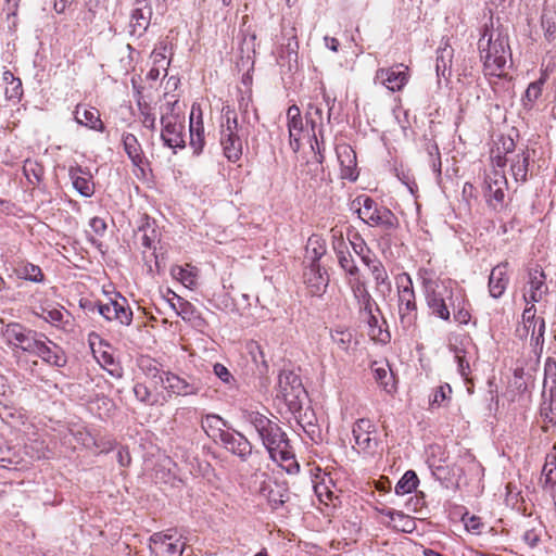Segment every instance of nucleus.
<instances>
[{
  "instance_id": "1",
  "label": "nucleus",
  "mask_w": 556,
  "mask_h": 556,
  "mask_svg": "<svg viewBox=\"0 0 556 556\" xmlns=\"http://www.w3.org/2000/svg\"><path fill=\"white\" fill-rule=\"evenodd\" d=\"M478 49L483 62L484 75L504 76L507 60L511 58L507 35L493 26L485 25L478 41Z\"/></svg>"
},
{
  "instance_id": "2",
  "label": "nucleus",
  "mask_w": 556,
  "mask_h": 556,
  "mask_svg": "<svg viewBox=\"0 0 556 556\" xmlns=\"http://www.w3.org/2000/svg\"><path fill=\"white\" fill-rule=\"evenodd\" d=\"M352 210L370 227H379L386 232H391L399 227L395 214L368 195L356 197L352 202Z\"/></svg>"
},
{
  "instance_id": "3",
  "label": "nucleus",
  "mask_w": 556,
  "mask_h": 556,
  "mask_svg": "<svg viewBox=\"0 0 556 556\" xmlns=\"http://www.w3.org/2000/svg\"><path fill=\"white\" fill-rule=\"evenodd\" d=\"M422 288L430 314L442 320L450 321V306H452L451 303H454L453 290L446 283L430 278L422 279Z\"/></svg>"
},
{
  "instance_id": "4",
  "label": "nucleus",
  "mask_w": 556,
  "mask_h": 556,
  "mask_svg": "<svg viewBox=\"0 0 556 556\" xmlns=\"http://www.w3.org/2000/svg\"><path fill=\"white\" fill-rule=\"evenodd\" d=\"M220 146L225 157L232 163L242 156L243 142L238 135V118L233 108L225 105L222 109Z\"/></svg>"
},
{
  "instance_id": "5",
  "label": "nucleus",
  "mask_w": 556,
  "mask_h": 556,
  "mask_svg": "<svg viewBox=\"0 0 556 556\" xmlns=\"http://www.w3.org/2000/svg\"><path fill=\"white\" fill-rule=\"evenodd\" d=\"M399 289V317L403 330L409 331L416 326L418 309L413 281L408 274L404 273L396 278Z\"/></svg>"
},
{
  "instance_id": "6",
  "label": "nucleus",
  "mask_w": 556,
  "mask_h": 556,
  "mask_svg": "<svg viewBox=\"0 0 556 556\" xmlns=\"http://www.w3.org/2000/svg\"><path fill=\"white\" fill-rule=\"evenodd\" d=\"M278 399H282L289 410L296 413L301 410L306 391L300 376L290 370H283L278 377Z\"/></svg>"
},
{
  "instance_id": "7",
  "label": "nucleus",
  "mask_w": 556,
  "mask_h": 556,
  "mask_svg": "<svg viewBox=\"0 0 556 556\" xmlns=\"http://www.w3.org/2000/svg\"><path fill=\"white\" fill-rule=\"evenodd\" d=\"M148 375L159 378L162 386L172 394L178 396L195 395L201 390V383L195 378H182L172 372H161L155 366L148 368Z\"/></svg>"
},
{
  "instance_id": "8",
  "label": "nucleus",
  "mask_w": 556,
  "mask_h": 556,
  "mask_svg": "<svg viewBox=\"0 0 556 556\" xmlns=\"http://www.w3.org/2000/svg\"><path fill=\"white\" fill-rule=\"evenodd\" d=\"M263 445L268 451L270 458L275 462H287L294 457L290 441L281 428L273 422L264 434L258 435Z\"/></svg>"
},
{
  "instance_id": "9",
  "label": "nucleus",
  "mask_w": 556,
  "mask_h": 556,
  "mask_svg": "<svg viewBox=\"0 0 556 556\" xmlns=\"http://www.w3.org/2000/svg\"><path fill=\"white\" fill-rule=\"evenodd\" d=\"M43 333L28 329L18 323H11L2 331V337L13 351L21 350L31 355Z\"/></svg>"
},
{
  "instance_id": "10",
  "label": "nucleus",
  "mask_w": 556,
  "mask_h": 556,
  "mask_svg": "<svg viewBox=\"0 0 556 556\" xmlns=\"http://www.w3.org/2000/svg\"><path fill=\"white\" fill-rule=\"evenodd\" d=\"M173 539L174 535L169 533H153L149 539L152 556H181L185 551V542H180V539Z\"/></svg>"
},
{
  "instance_id": "11",
  "label": "nucleus",
  "mask_w": 556,
  "mask_h": 556,
  "mask_svg": "<svg viewBox=\"0 0 556 556\" xmlns=\"http://www.w3.org/2000/svg\"><path fill=\"white\" fill-rule=\"evenodd\" d=\"M31 355L39 357L49 366L64 367L67 363L64 350L46 334H42Z\"/></svg>"
},
{
  "instance_id": "12",
  "label": "nucleus",
  "mask_w": 556,
  "mask_h": 556,
  "mask_svg": "<svg viewBox=\"0 0 556 556\" xmlns=\"http://www.w3.org/2000/svg\"><path fill=\"white\" fill-rule=\"evenodd\" d=\"M161 124L163 126L161 138L164 144L170 149H184L186 147L184 129L185 126L178 122L176 115L162 116Z\"/></svg>"
},
{
  "instance_id": "13",
  "label": "nucleus",
  "mask_w": 556,
  "mask_h": 556,
  "mask_svg": "<svg viewBox=\"0 0 556 556\" xmlns=\"http://www.w3.org/2000/svg\"><path fill=\"white\" fill-rule=\"evenodd\" d=\"M408 67L402 63L388 68H378L375 79L379 80L391 91H400L408 81Z\"/></svg>"
},
{
  "instance_id": "14",
  "label": "nucleus",
  "mask_w": 556,
  "mask_h": 556,
  "mask_svg": "<svg viewBox=\"0 0 556 556\" xmlns=\"http://www.w3.org/2000/svg\"><path fill=\"white\" fill-rule=\"evenodd\" d=\"M152 14V7L148 0H136L130 14L129 34L137 37L142 36L150 26Z\"/></svg>"
},
{
  "instance_id": "15",
  "label": "nucleus",
  "mask_w": 556,
  "mask_h": 556,
  "mask_svg": "<svg viewBox=\"0 0 556 556\" xmlns=\"http://www.w3.org/2000/svg\"><path fill=\"white\" fill-rule=\"evenodd\" d=\"M348 285L358 305L359 314L365 315L375 311L380 313L379 306L369 293L366 282L361 277L348 278Z\"/></svg>"
},
{
  "instance_id": "16",
  "label": "nucleus",
  "mask_w": 556,
  "mask_h": 556,
  "mask_svg": "<svg viewBox=\"0 0 556 556\" xmlns=\"http://www.w3.org/2000/svg\"><path fill=\"white\" fill-rule=\"evenodd\" d=\"M505 177L496 170L491 175H488L484 179V197L486 198L488 203L494 210L503 207L505 199Z\"/></svg>"
},
{
  "instance_id": "17",
  "label": "nucleus",
  "mask_w": 556,
  "mask_h": 556,
  "mask_svg": "<svg viewBox=\"0 0 556 556\" xmlns=\"http://www.w3.org/2000/svg\"><path fill=\"white\" fill-rule=\"evenodd\" d=\"M219 441L227 451L237 455L242 462H245L252 453L251 442L238 431L220 433Z\"/></svg>"
},
{
  "instance_id": "18",
  "label": "nucleus",
  "mask_w": 556,
  "mask_h": 556,
  "mask_svg": "<svg viewBox=\"0 0 556 556\" xmlns=\"http://www.w3.org/2000/svg\"><path fill=\"white\" fill-rule=\"evenodd\" d=\"M304 282L313 296H320L327 289L329 277L319 263L311 264L303 274Z\"/></svg>"
},
{
  "instance_id": "19",
  "label": "nucleus",
  "mask_w": 556,
  "mask_h": 556,
  "mask_svg": "<svg viewBox=\"0 0 556 556\" xmlns=\"http://www.w3.org/2000/svg\"><path fill=\"white\" fill-rule=\"evenodd\" d=\"M374 425L369 419H358L353 426L355 444L364 452H372L377 447V441L370 437Z\"/></svg>"
},
{
  "instance_id": "20",
  "label": "nucleus",
  "mask_w": 556,
  "mask_h": 556,
  "mask_svg": "<svg viewBox=\"0 0 556 556\" xmlns=\"http://www.w3.org/2000/svg\"><path fill=\"white\" fill-rule=\"evenodd\" d=\"M261 493L266 496L270 507L278 509L289 500V489L286 482L273 481L264 483Z\"/></svg>"
},
{
  "instance_id": "21",
  "label": "nucleus",
  "mask_w": 556,
  "mask_h": 556,
  "mask_svg": "<svg viewBox=\"0 0 556 556\" xmlns=\"http://www.w3.org/2000/svg\"><path fill=\"white\" fill-rule=\"evenodd\" d=\"M507 263H502L493 267L489 277V292L494 299L501 298L508 285Z\"/></svg>"
},
{
  "instance_id": "22",
  "label": "nucleus",
  "mask_w": 556,
  "mask_h": 556,
  "mask_svg": "<svg viewBox=\"0 0 556 556\" xmlns=\"http://www.w3.org/2000/svg\"><path fill=\"white\" fill-rule=\"evenodd\" d=\"M337 156L341 165L342 178L355 180L356 173V155L353 149L348 144L337 147Z\"/></svg>"
},
{
  "instance_id": "23",
  "label": "nucleus",
  "mask_w": 556,
  "mask_h": 556,
  "mask_svg": "<svg viewBox=\"0 0 556 556\" xmlns=\"http://www.w3.org/2000/svg\"><path fill=\"white\" fill-rule=\"evenodd\" d=\"M75 121L96 131H103L104 124L100 118V112L96 108H86L78 104L74 111Z\"/></svg>"
},
{
  "instance_id": "24",
  "label": "nucleus",
  "mask_w": 556,
  "mask_h": 556,
  "mask_svg": "<svg viewBox=\"0 0 556 556\" xmlns=\"http://www.w3.org/2000/svg\"><path fill=\"white\" fill-rule=\"evenodd\" d=\"M194 111L195 109L192 106L189 125L190 147L193 149L194 155H200L205 144L204 127L201 115L199 116V119L194 122Z\"/></svg>"
},
{
  "instance_id": "25",
  "label": "nucleus",
  "mask_w": 556,
  "mask_h": 556,
  "mask_svg": "<svg viewBox=\"0 0 556 556\" xmlns=\"http://www.w3.org/2000/svg\"><path fill=\"white\" fill-rule=\"evenodd\" d=\"M364 316L368 325L369 337L378 343L388 344L391 341V333L387 328H383V325H387V321L383 319L382 324H379L374 312L365 314Z\"/></svg>"
},
{
  "instance_id": "26",
  "label": "nucleus",
  "mask_w": 556,
  "mask_h": 556,
  "mask_svg": "<svg viewBox=\"0 0 556 556\" xmlns=\"http://www.w3.org/2000/svg\"><path fill=\"white\" fill-rule=\"evenodd\" d=\"M83 168L80 166H72L68 175L72 179L73 187L83 197L90 198L94 193V185L90 178L80 176Z\"/></svg>"
},
{
  "instance_id": "27",
  "label": "nucleus",
  "mask_w": 556,
  "mask_h": 556,
  "mask_svg": "<svg viewBox=\"0 0 556 556\" xmlns=\"http://www.w3.org/2000/svg\"><path fill=\"white\" fill-rule=\"evenodd\" d=\"M530 290L525 294V299L530 302H539L544 293L545 275L543 270L534 269L529 273Z\"/></svg>"
},
{
  "instance_id": "28",
  "label": "nucleus",
  "mask_w": 556,
  "mask_h": 556,
  "mask_svg": "<svg viewBox=\"0 0 556 556\" xmlns=\"http://www.w3.org/2000/svg\"><path fill=\"white\" fill-rule=\"evenodd\" d=\"M247 351L256 367L258 376H265L268 372L269 366L261 344L256 341H250L247 343Z\"/></svg>"
},
{
  "instance_id": "29",
  "label": "nucleus",
  "mask_w": 556,
  "mask_h": 556,
  "mask_svg": "<svg viewBox=\"0 0 556 556\" xmlns=\"http://www.w3.org/2000/svg\"><path fill=\"white\" fill-rule=\"evenodd\" d=\"M201 426L208 437L220 440V433L227 432L224 428L228 427V424L220 416L208 414L202 419Z\"/></svg>"
},
{
  "instance_id": "30",
  "label": "nucleus",
  "mask_w": 556,
  "mask_h": 556,
  "mask_svg": "<svg viewBox=\"0 0 556 556\" xmlns=\"http://www.w3.org/2000/svg\"><path fill=\"white\" fill-rule=\"evenodd\" d=\"M123 146L124 150L127 153L128 157L132 162L134 165L139 166L142 164L143 155L141 146L137 139V137L132 134L123 135Z\"/></svg>"
},
{
  "instance_id": "31",
  "label": "nucleus",
  "mask_w": 556,
  "mask_h": 556,
  "mask_svg": "<svg viewBox=\"0 0 556 556\" xmlns=\"http://www.w3.org/2000/svg\"><path fill=\"white\" fill-rule=\"evenodd\" d=\"M305 251V258L311 261V264L319 263V260L326 253L325 241L320 236L313 235L307 240Z\"/></svg>"
},
{
  "instance_id": "32",
  "label": "nucleus",
  "mask_w": 556,
  "mask_h": 556,
  "mask_svg": "<svg viewBox=\"0 0 556 556\" xmlns=\"http://www.w3.org/2000/svg\"><path fill=\"white\" fill-rule=\"evenodd\" d=\"M365 265L368 266L371 273V276L376 282L377 290H380L381 287H384L388 291H390L391 282L382 263L378 260H370L365 263Z\"/></svg>"
},
{
  "instance_id": "33",
  "label": "nucleus",
  "mask_w": 556,
  "mask_h": 556,
  "mask_svg": "<svg viewBox=\"0 0 556 556\" xmlns=\"http://www.w3.org/2000/svg\"><path fill=\"white\" fill-rule=\"evenodd\" d=\"M119 300L113 301V317L114 320L119 321L122 325H130L132 320V311L130 309L126 298L118 294Z\"/></svg>"
},
{
  "instance_id": "34",
  "label": "nucleus",
  "mask_w": 556,
  "mask_h": 556,
  "mask_svg": "<svg viewBox=\"0 0 556 556\" xmlns=\"http://www.w3.org/2000/svg\"><path fill=\"white\" fill-rule=\"evenodd\" d=\"M545 75H542L538 80L529 84L526 92L521 99L522 105L527 110H531L535 103V101L541 97L542 89L545 84Z\"/></svg>"
},
{
  "instance_id": "35",
  "label": "nucleus",
  "mask_w": 556,
  "mask_h": 556,
  "mask_svg": "<svg viewBox=\"0 0 556 556\" xmlns=\"http://www.w3.org/2000/svg\"><path fill=\"white\" fill-rule=\"evenodd\" d=\"M530 154L522 151L517 154L511 162V173L516 181L525 182L527 180Z\"/></svg>"
},
{
  "instance_id": "36",
  "label": "nucleus",
  "mask_w": 556,
  "mask_h": 556,
  "mask_svg": "<svg viewBox=\"0 0 556 556\" xmlns=\"http://www.w3.org/2000/svg\"><path fill=\"white\" fill-rule=\"evenodd\" d=\"M14 271L18 278L30 280L33 282H40L43 279V274L40 267L30 263H18L14 268Z\"/></svg>"
},
{
  "instance_id": "37",
  "label": "nucleus",
  "mask_w": 556,
  "mask_h": 556,
  "mask_svg": "<svg viewBox=\"0 0 556 556\" xmlns=\"http://www.w3.org/2000/svg\"><path fill=\"white\" fill-rule=\"evenodd\" d=\"M333 344L342 352L350 353L353 344V334L349 329L337 328L330 332Z\"/></svg>"
},
{
  "instance_id": "38",
  "label": "nucleus",
  "mask_w": 556,
  "mask_h": 556,
  "mask_svg": "<svg viewBox=\"0 0 556 556\" xmlns=\"http://www.w3.org/2000/svg\"><path fill=\"white\" fill-rule=\"evenodd\" d=\"M243 418L254 427L258 435L264 434V431L274 422L268 417L256 410L243 412Z\"/></svg>"
},
{
  "instance_id": "39",
  "label": "nucleus",
  "mask_w": 556,
  "mask_h": 556,
  "mask_svg": "<svg viewBox=\"0 0 556 556\" xmlns=\"http://www.w3.org/2000/svg\"><path fill=\"white\" fill-rule=\"evenodd\" d=\"M438 55L435 60V70L438 76L446 77V73L450 75V66L453 58V49L447 45L443 48L438 49Z\"/></svg>"
},
{
  "instance_id": "40",
  "label": "nucleus",
  "mask_w": 556,
  "mask_h": 556,
  "mask_svg": "<svg viewBox=\"0 0 556 556\" xmlns=\"http://www.w3.org/2000/svg\"><path fill=\"white\" fill-rule=\"evenodd\" d=\"M543 489L556 486V455L548 454L542 469Z\"/></svg>"
},
{
  "instance_id": "41",
  "label": "nucleus",
  "mask_w": 556,
  "mask_h": 556,
  "mask_svg": "<svg viewBox=\"0 0 556 556\" xmlns=\"http://www.w3.org/2000/svg\"><path fill=\"white\" fill-rule=\"evenodd\" d=\"M419 479L415 471L407 470L395 485L397 495H405L413 492L418 485Z\"/></svg>"
},
{
  "instance_id": "42",
  "label": "nucleus",
  "mask_w": 556,
  "mask_h": 556,
  "mask_svg": "<svg viewBox=\"0 0 556 556\" xmlns=\"http://www.w3.org/2000/svg\"><path fill=\"white\" fill-rule=\"evenodd\" d=\"M338 263L340 267L345 271L349 276L348 278H357L359 276V269L356 266L351 253L349 250L339 251L337 255Z\"/></svg>"
},
{
  "instance_id": "43",
  "label": "nucleus",
  "mask_w": 556,
  "mask_h": 556,
  "mask_svg": "<svg viewBox=\"0 0 556 556\" xmlns=\"http://www.w3.org/2000/svg\"><path fill=\"white\" fill-rule=\"evenodd\" d=\"M303 129L304 125L302 116L288 121L290 148L293 152H298L300 149V136Z\"/></svg>"
},
{
  "instance_id": "44",
  "label": "nucleus",
  "mask_w": 556,
  "mask_h": 556,
  "mask_svg": "<svg viewBox=\"0 0 556 556\" xmlns=\"http://www.w3.org/2000/svg\"><path fill=\"white\" fill-rule=\"evenodd\" d=\"M314 139H315L317 152L315 153L314 160L308 161L306 163V167H307V174H311L314 177H319L324 173L323 162H324L325 156H324L320 143L315 134H314Z\"/></svg>"
},
{
  "instance_id": "45",
  "label": "nucleus",
  "mask_w": 556,
  "mask_h": 556,
  "mask_svg": "<svg viewBox=\"0 0 556 556\" xmlns=\"http://www.w3.org/2000/svg\"><path fill=\"white\" fill-rule=\"evenodd\" d=\"M23 172L31 185L39 184L43 177V166L35 161L26 160Z\"/></svg>"
},
{
  "instance_id": "46",
  "label": "nucleus",
  "mask_w": 556,
  "mask_h": 556,
  "mask_svg": "<svg viewBox=\"0 0 556 556\" xmlns=\"http://www.w3.org/2000/svg\"><path fill=\"white\" fill-rule=\"evenodd\" d=\"M541 25L545 31V37L551 39L556 31V10L544 9L541 17Z\"/></svg>"
},
{
  "instance_id": "47",
  "label": "nucleus",
  "mask_w": 556,
  "mask_h": 556,
  "mask_svg": "<svg viewBox=\"0 0 556 556\" xmlns=\"http://www.w3.org/2000/svg\"><path fill=\"white\" fill-rule=\"evenodd\" d=\"M170 275L180 281L185 287L191 288L195 285V275L181 266H173L170 269Z\"/></svg>"
},
{
  "instance_id": "48",
  "label": "nucleus",
  "mask_w": 556,
  "mask_h": 556,
  "mask_svg": "<svg viewBox=\"0 0 556 556\" xmlns=\"http://www.w3.org/2000/svg\"><path fill=\"white\" fill-rule=\"evenodd\" d=\"M139 233L141 245L155 250L156 230L149 223L139 228Z\"/></svg>"
},
{
  "instance_id": "49",
  "label": "nucleus",
  "mask_w": 556,
  "mask_h": 556,
  "mask_svg": "<svg viewBox=\"0 0 556 556\" xmlns=\"http://www.w3.org/2000/svg\"><path fill=\"white\" fill-rule=\"evenodd\" d=\"M350 243L354 252L362 258L364 264L371 260L369 257V248L367 247L365 240L357 232L353 235V239H350Z\"/></svg>"
},
{
  "instance_id": "50",
  "label": "nucleus",
  "mask_w": 556,
  "mask_h": 556,
  "mask_svg": "<svg viewBox=\"0 0 556 556\" xmlns=\"http://www.w3.org/2000/svg\"><path fill=\"white\" fill-rule=\"evenodd\" d=\"M101 359H102V366L104 367V369H106V371L114 378L116 379H119L123 377V368L119 366L118 363L115 362L114 357L104 352L102 355H101Z\"/></svg>"
},
{
  "instance_id": "51",
  "label": "nucleus",
  "mask_w": 556,
  "mask_h": 556,
  "mask_svg": "<svg viewBox=\"0 0 556 556\" xmlns=\"http://www.w3.org/2000/svg\"><path fill=\"white\" fill-rule=\"evenodd\" d=\"M113 301L112 300L108 304H102L100 302H89L88 304L83 305L85 308H87L89 312H98L101 316H103L106 320H114L113 315Z\"/></svg>"
},
{
  "instance_id": "52",
  "label": "nucleus",
  "mask_w": 556,
  "mask_h": 556,
  "mask_svg": "<svg viewBox=\"0 0 556 556\" xmlns=\"http://www.w3.org/2000/svg\"><path fill=\"white\" fill-rule=\"evenodd\" d=\"M388 517H390L391 520H396L401 522V525H395V528L401 529L404 532H409L413 529L414 520L410 519L408 516L403 514L402 511H394V510H388L386 513Z\"/></svg>"
},
{
  "instance_id": "53",
  "label": "nucleus",
  "mask_w": 556,
  "mask_h": 556,
  "mask_svg": "<svg viewBox=\"0 0 556 556\" xmlns=\"http://www.w3.org/2000/svg\"><path fill=\"white\" fill-rule=\"evenodd\" d=\"M70 314L62 309L53 308L45 312L43 319L54 326L68 323Z\"/></svg>"
},
{
  "instance_id": "54",
  "label": "nucleus",
  "mask_w": 556,
  "mask_h": 556,
  "mask_svg": "<svg viewBox=\"0 0 556 556\" xmlns=\"http://www.w3.org/2000/svg\"><path fill=\"white\" fill-rule=\"evenodd\" d=\"M455 359L457 362L460 376L467 380L470 374V365L469 361L466 358L465 351L455 349Z\"/></svg>"
},
{
  "instance_id": "55",
  "label": "nucleus",
  "mask_w": 556,
  "mask_h": 556,
  "mask_svg": "<svg viewBox=\"0 0 556 556\" xmlns=\"http://www.w3.org/2000/svg\"><path fill=\"white\" fill-rule=\"evenodd\" d=\"M453 309H454V319L455 321L467 325L470 320V313L467 308H465L464 305H460V303H451Z\"/></svg>"
},
{
  "instance_id": "56",
  "label": "nucleus",
  "mask_w": 556,
  "mask_h": 556,
  "mask_svg": "<svg viewBox=\"0 0 556 556\" xmlns=\"http://www.w3.org/2000/svg\"><path fill=\"white\" fill-rule=\"evenodd\" d=\"M141 115H142V124L146 128H149L151 130L155 129L156 126V118L155 115L150 112V109L147 104L143 106L140 102H138Z\"/></svg>"
},
{
  "instance_id": "57",
  "label": "nucleus",
  "mask_w": 556,
  "mask_h": 556,
  "mask_svg": "<svg viewBox=\"0 0 556 556\" xmlns=\"http://www.w3.org/2000/svg\"><path fill=\"white\" fill-rule=\"evenodd\" d=\"M451 393H452V389H451L450 384L446 383L444 386H440L439 388L435 389V391L433 393V397L430 401V404L431 405L442 404L445 400L448 399V395Z\"/></svg>"
},
{
  "instance_id": "58",
  "label": "nucleus",
  "mask_w": 556,
  "mask_h": 556,
  "mask_svg": "<svg viewBox=\"0 0 556 556\" xmlns=\"http://www.w3.org/2000/svg\"><path fill=\"white\" fill-rule=\"evenodd\" d=\"M134 393L137 400L146 404H152L150 402L151 392L149 388L143 383H136L134 387Z\"/></svg>"
},
{
  "instance_id": "59",
  "label": "nucleus",
  "mask_w": 556,
  "mask_h": 556,
  "mask_svg": "<svg viewBox=\"0 0 556 556\" xmlns=\"http://www.w3.org/2000/svg\"><path fill=\"white\" fill-rule=\"evenodd\" d=\"M213 371L225 383H230L233 380V376L230 374L228 368L220 363H216L214 365Z\"/></svg>"
},
{
  "instance_id": "60",
  "label": "nucleus",
  "mask_w": 556,
  "mask_h": 556,
  "mask_svg": "<svg viewBox=\"0 0 556 556\" xmlns=\"http://www.w3.org/2000/svg\"><path fill=\"white\" fill-rule=\"evenodd\" d=\"M523 323L533 324V336L535 334V326L538 325V318H535L534 305L527 307L522 313Z\"/></svg>"
},
{
  "instance_id": "61",
  "label": "nucleus",
  "mask_w": 556,
  "mask_h": 556,
  "mask_svg": "<svg viewBox=\"0 0 556 556\" xmlns=\"http://www.w3.org/2000/svg\"><path fill=\"white\" fill-rule=\"evenodd\" d=\"M90 227L94 233H97L99 236H103L106 230V223L104 222L103 218L93 217L90 220Z\"/></svg>"
},
{
  "instance_id": "62",
  "label": "nucleus",
  "mask_w": 556,
  "mask_h": 556,
  "mask_svg": "<svg viewBox=\"0 0 556 556\" xmlns=\"http://www.w3.org/2000/svg\"><path fill=\"white\" fill-rule=\"evenodd\" d=\"M313 114L317 116L319 119H321L323 110L318 106H314L313 104H309L308 111L306 113V119L312 125V129H315L316 119L313 117Z\"/></svg>"
},
{
  "instance_id": "63",
  "label": "nucleus",
  "mask_w": 556,
  "mask_h": 556,
  "mask_svg": "<svg viewBox=\"0 0 556 556\" xmlns=\"http://www.w3.org/2000/svg\"><path fill=\"white\" fill-rule=\"evenodd\" d=\"M332 248H333L336 255L339 254V251L349 250L341 233H340V236H337L336 233H333Z\"/></svg>"
},
{
  "instance_id": "64",
  "label": "nucleus",
  "mask_w": 556,
  "mask_h": 556,
  "mask_svg": "<svg viewBox=\"0 0 556 556\" xmlns=\"http://www.w3.org/2000/svg\"><path fill=\"white\" fill-rule=\"evenodd\" d=\"M5 94L9 100L20 101V99L23 94V88H22L21 80H17V84L12 88L11 93H9V90L7 89Z\"/></svg>"
}]
</instances>
